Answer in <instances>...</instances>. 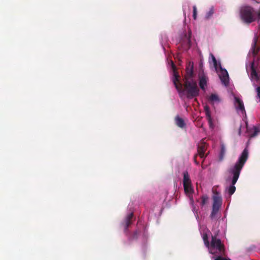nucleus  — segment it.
Wrapping results in <instances>:
<instances>
[{
  "label": "nucleus",
  "instance_id": "obj_1",
  "mask_svg": "<svg viewBox=\"0 0 260 260\" xmlns=\"http://www.w3.org/2000/svg\"><path fill=\"white\" fill-rule=\"evenodd\" d=\"M171 67L173 71L172 81L180 97L182 98L183 95H185L187 99H192L198 96L199 88L196 81L193 79H186L182 84L180 81V77L176 71V66L172 61H171Z\"/></svg>",
  "mask_w": 260,
  "mask_h": 260
},
{
  "label": "nucleus",
  "instance_id": "obj_2",
  "mask_svg": "<svg viewBox=\"0 0 260 260\" xmlns=\"http://www.w3.org/2000/svg\"><path fill=\"white\" fill-rule=\"evenodd\" d=\"M248 157V151L247 148H245L234 166L231 168L229 171V172L233 175L231 185L228 188V192L230 196L232 195L236 190L235 185L239 177L241 171L247 161Z\"/></svg>",
  "mask_w": 260,
  "mask_h": 260
},
{
  "label": "nucleus",
  "instance_id": "obj_3",
  "mask_svg": "<svg viewBox=\"0 0 260 260\" xmlns=\"http://www.w3.org/2000/svg\"><path fill=\"white\" fill-rule=\"evenodd\" d=\"M257 39L255 38L252 44L251 51L253 56V59L250 63V79L252 81L258 82L260 81V72L259 69L260 65V56H256L259 50V48L256 46Z\"/></svg>",
  "mask_w": 260,
  "mask_h": 260
},
{
  "label": "nucleus",
  "instance_id": "obj_4",
  "mask_svg": "<svg viewBox=\"0 0 260 260\" xmlns=\"http://www.w3.org/2000/svg\"><path fill=\"white\" fill-rule=\"evenodd\" d=\"M240 15L242 21L246 24H250L257 21H260V9L256 11L249 6H243L241 7Z\"/></svg>",
  "mask_w": 260,
  "mask_h": 260
},
{
  "label": "nucleus",
  "instance_id": "obj_5",
  "mask_svg": "<svg viewBox=\"0 0 260 260\" xmlns=\"http://www.w3.org/2000/svg\"><path fill=\"white\" fill-rule=\"evenodd\" d=\"M210 253L213 255H224L225 253V246L220 239L215 235L212 236L211 241L209 246L207 247Z\"/></svg>",
  "mask_w": 260,
  "mask_h": 260
},
{
  "label": "nucleus",
  "instance_id": "obj_6",
  "mask_svg": "<svg viewBox=\"0 0 260 260\" xmlns=\"http://www.w3.org/2000/svg\"><path fill=\"white\" fill-rule=\"evenodd\" d=\"M219 68L220 70V74L219 75L221 82L228 86L229 83V76L227 71L222 68L220 62L219 63Z\"/></svg>",
  "mask_w": 260,
  "mask_h": 260
},
{
  "label": "nucleus",
  "instance_id": "obj_7",
  "mask_svg": "<svg viewBox=\"0 0 260 260\" xmlns=\"http://www.w3.org/2000/svg\"><path fill=\"white\" fill-rule=\"evenodd\" d=\"M235 106L237 110L242 112V113L246 115V111L243 101L238 97H235ZM246 118V115H245Z\"/></svg>",
  "mask_w": 260,
  "mask_h": 260
},
{
  "label": "nucleus",
  "instance_id": "obj_8",
  "mask_svg": "<svg viewBox=\"0 0 260 260\" xmlns=\"http://www.w3.org/2000/svg\"><path fill=\"white\" fill-rule=\"evenodd\" d=\"M246 130L247 133H248L249 136L250 138H253L257 136L258 133L259 132L258 128L256 126H253L252 128H248V122L247 121H245Z\"/></svg>",
  "mask_w": 260,
  "mask_h": 260
},
{
  "label": "nucleus",
  "instance_id": "obj_9",
  "mask_svg": "<svg viewBox=\"0 0 260 260\" xmlns=\"http://www.w3.org/2000/svg\"><path fill=\"white\" fill-rule=\"evenodd\" d=\"M193 64H190L189 63L188 66L186 68V74L184 76L183 80L185 81V79H193L192 76L193 75Z\"/></svg>",
  "mask_w": 260,
  "mask_h": 260
},
{
  "label": "nucleus",
  "instance_id": "obj_10",
  "mask_svg": "<svg viewBox=\"0 0 260 260\" xmlns=\"http://www.w3.org/2000/svg\"><path fill=\"white\" fill-rule=\"evenodd\" d=\"M134 216L133 213H131L128 214L126 217L124 222L123 225L124 226V231L126 232L127 230V229L129 225H131L132 223V219L133 218Z\"/></svg>",
  "mask_w": 260,
  "mask_h": 260
},
{
  "label": "nucleus",
  "instance_id": "obj_11",
  "mask_svg": "<svg viewBox=\"0 0 260 260\" xmlns=\"http://www.w3.org/2000/svg\"><path fill=\"white\" fill-rule=\"evenodd\" d=\"M199 79L200 87L202 90H205L207 86L208 78L206 76L203 75L200 77Z\"/></svg>",
  "mask_w": 260,
  "mask_h": 260
},
{
  "label": "nucleus",
  "instance_id": "obj_12",
  "mask_svg": "<svg viewBox=\"0 0 260 260\" xmlns=\"http://www.w3.org/2000/svg\"><path fill=\"white\" fill-rule=\"evenodd\" d=\"M206 149V146L205 143H201L198 146V153L201 158L205 157V152Z\"/></svg>",
  "mask_w": 260,
  "mask_h": 260
},
{
  "label": "nucleus",
  "instance_id": "obj_13",
  "mask_svg": "<svg viewBox=\"0 0 260 260\" xmlns=\"http://www.w3.org/2000/svg\"><path fill=\"white\" fill-rule=\"evenodd\" d=\"M222 204V200L221 197L218 196L213 197V204L212 207L220 209Z\"/></svg>",
  "mask_w": 260,
  "mask_h": 260
},
{
  "label": "nucleus",
  "instance_id": "obj_14",
  "mask_svg": "<svg viewBox=\"0 0 260 260\" xmlns=\"http://www.w3.org/2000/svg\"><path fill=\"white\" fill-rule=\"evenodd\" d=\"M187 184H191V181L187 171H185L183 172V185Z\"/></svg>",
  "mask_w": 260,
  "mask_h": 260
},
{
  "label": "nucleus",
  "instance_id": "obj_15",
  "mask_svg": "<svg viewBox=\"0 0 260 260\" xmlns=\"http://www.w3.org/2000/svg\"><path fill=\"white\" fill-rule=\"evenodd\" d=\"M183 188L184 190V192L185 193L190 194H192L193 192V188L191 184H187L185 185H183Z\"/></svg>",
  "mask_w": 260,
  "mask_h": 260
},
{
  "label": "nucleus",
  "instance_id": "obj_16",
  "mask_svg": "<svg viewBox=\"0 0 260 260\" xmlns=\"http://www.w3.org/2000/svg\"><path fill=\"white\" fill-rule=\"evenodd\" d=\"M175 121L176 124L178 127L183 128L185 126V123L182 118L179 116H176L175 118Z\"/></svg>",
  "mask_w": 260,
  "mask_h": 260
},
{
  "label": "nucleus",
  "instance_id": "obj_17",
  "mask_svg": "<svg viewBox=\"0 0 260 260\" xmlns=\"http://www.w3.org/2000/svg\"><path fill=\"white\" fill-rule=\"evenodd\" d=\"M220 209L212 207V210L210 215V218L212 219H214L216 218V215L218 213Z\"/></svg>",
  "mask_w": 260,
  "mask_h": 260
},
{
  "label": "nucleus",
  "instance_id": "obj_18",
  "mask_svg": "<svg viewBox=\"0 0 260 260\" xmlns=\"http://www.w3.org/2000/svg\"><path fill=\"white\" fill-rule=\"evenodd\" d=\"M210 56H211L212 60L213 61L214 67L216 70H217V69L219 68V62H217L215 57L214 56V55L212 53L210 54Z\"/></svg>",
  "mask_w": 260,
  "mask_h": 260
},
{
  "label": "nucleus",
  "instance_id": "obj_19",
  "mask_svg": "<svg viewBox=\"0 0 260 260\" xmlns=\"http://www.w3.org/2000/svg\"><path fill=\"white\" fill-rule=\"evenodd\" d=\"M209 100L211 102H219V99L218 96L216 94H211L209 98Z\"/></svg>",
  "mask_w": 260,
  "mask_h": 260
},
{
  "label": "nucleus",
  "instance_id": "obj_20",
  "mask_svg": "<svg viewBox=\"0 0 260 260\" xmlns=\"http://www.w3.org/2000/svg\"><path fill=\"white\" fill-rule=\"evenodd\" d=\"M214 13V10L213 7L211 8L210 10L206 13L205 18L208 19L210 18Z\"/></svg>",
  "mask_w": 260,
  "mask_h": 260
},
{
  "label": "nucleus",
  "instance_id": "obj_21",
  "mask_svg": "<svg viewBox=\"0 0 260 260\" xmlns=\"http://www.w3.org/2000/svg\"><path fill=\"white\" fill-rule=\"evenodd\" d=\"M203 239L204 242V244L206 247L209 246L210 242L208 240V235L206 233H204L203 235Z\"/></svg>",
  "mask_w": 260,
  "mask_h": 260
},
{
  "label": "nucleus",
  "instance_id": "obj_22",
  "mask_svg": "<svg viewBox=\"0 0 260 260\" xmlns=\"http://www.w3.org/2000/svg\"><path fill=\"white\" fill-rule=\"evenodd\" d=\"M191 31H188V34H186L185 35V38L186 39L187 43L188 44V46L190 47L191 45V41H190V38H191Z\"/></svg>",
  "mask_w": 260,
  "mask_h": 260
},
{
  "label": "nucleus",
  "instance_id": "obj_23",
  "mask_svg": "<svg viewBox=\"0 0 260 260\" xmlns=\"http://www.w3.org/2000/svg\"><path fill=\"white\" fill-rule=\"evenodd\" d=\"M208 200V198L207 196H204L202 197V202H201V206H203L204 205L206 204L207 201Z\"/></svg>",
  "mask_w": 260,
  "mask_h": 260
},
{
  "label": "nucleus",
  "instance_id": "obj_24",
  "mask_svg": "<svg viewBox=\"0 0 260 260\" xmlns=\"http://www.w3.org/2000/svg\"><path fill=\"white\" fill-rule=\"evenodd\" d=\"M197 16V9L196 6H193V18L194 20L196 19Z\"/></svg>",
  "mask_w": 260,
  "mask_h": 260
},
{
  "label": "nucleus",
  "instance_id": "obj_25",
  "mask_svg": "<svg viewBox=\"0 0 260 260\" xmlns=\"http://www.w3.org/2000/svg\"><path fill=\"white\" fill-rule=\"evenodd\" d=\"M207 120H208V123H209V127L210 128H211V129H213L214 127V123H213V121L212 118L209 119H207Z\"/></svg>",
  "mask_w": 260,
  "mask_h": 260
},
{
  "label": "nucleus",
  "instance_id": "obj_26",
  "mask_svg": "<svg viewBox=\"0 0 260 260\" xmlns=\"http://www.w3.org/2000/svg\"><path fill=\"white\" fill-rule=\"evenodd\" d=\"M225 151V148L223 145H222L221 148V152H220L221 157H223V155H224Z\"/></svg>",
  "mask_w": 260,
  "mask_h": 260
},
{
  "label": "nucleus",
  "instance_id": "obj_27",
  "mask_svg": "<svg viewBox=\"0 0 260 260\" xmlns=\"http://www.w3.org/2000/svg\"><path fill=\"white\" fill-rule=\"evenodd\" d=\"M206 113V116L207 118V119H211L212 118V117H211V111H207V112H205Z\"/></svg>",
  "mask_w": 260,
  "mask_h": 260
},
{
  "label": "nucleus",
  "instance_id": "obj_28",
  "mask_svg": "<svg viewBox=\"0 0 260 260\" xmlns=\"http://www.w3.org/2000/svg\"><path fill=\"white\" fill-rule=\"evenodd\" d=\"M139 234V232H138V231H135L133 235V237H132L133 239H137Z\"/></svg>",
  "mask_w": 260,
  "mask_h": 260
},
{
  "label": "nucleus",
  "instance_id": "obj_29",
  "mask_svg": "<svg viewBox=\"0 0 260 260\" xmlns=\"http://www.w3.org/2000/svg\"><path fill=\"white\" fill-rule=\"evenodd\" d=\"M256 91L257 92V97L260 99V86H258L256 87Z\"/></svg>",
  "mask_w": 260,
  "mask_h": 260
},
{
  "label": "nucleus",
  "instance_id": "obj_30",
  "mask_svg": "<svg viewBox=\"0 0 260 260\" xmlns=\"http://www.w3.org/2000/svg\"><path fill=\"white\" fill-rule=\"evenodd\" d=\"M198 154H196L194 156V162L196 163V165H198L199 164V162L197 160V157Z\"/></svg>",
  "mask_w": 260,
  "mask_h": 260
},
{
  "label": "nucleus",
  "instance_id": "obj_31",
  "mask_svg": "<svg viewBox=\"0 0 260 260\" xmlns=\"http://www.w3.org/2000/svg\"><path fill=\"white\" fill-rule=\"evenodd\" d=\"M204 110H205V112H207V111H210V108H209V106H205Z\"/></svg>",
  "mask_w": 260,
  "mask_h": 260
},
{
  "label": "nucleus",
  "instance_id": "obj_32",
  "mask_svg": "<svg viewBox=\"0 0 260 260\" xmlns=\"http://www.w3.org/2000/svg\"><path fill=\"white\" fill-rule=\"evenodd\" d=\"M241 125H240L239 128L238 134L239 136L241 135Z\"/></svg>",
  "mask_w": 260,
  "mask_h": 260
}]
</instances>
